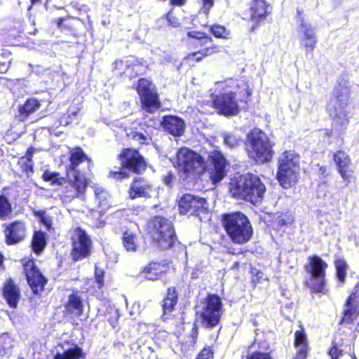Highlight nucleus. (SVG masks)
I'll use <instances>...</instances> for the list:
<instances>
[{
    "mask_svg": "<svg viewBox=\"0 0 359 359\" xmlns=\"http://www.w3.org/2000/svg\"><path fill=\"white\" fill-rule=\"evenodd\" d=\"M78 114V111H70L69 110L65 116L60 118V123L61 125H68L72 123L73 118L72 116H76Z\"/></svg>",
    "mask_w": 359,
    "mask_h": 359,
    "instance_id": "44",
    "label": "nucleus"
},
{
    "mask_svg": "<svg viewBox=\"0 0 359 359\" xmlns=\"http://www.w3.org/2000/svg\"><path fill=\"white\" fill-rule=\"evenodd\" d=\"M327 264L318 256L309 257L307 271L310 275L325 276Z\"/></svg>",
    "mask_w": 359,
    "mask_h": 359,
    "instance_id": "28",
    "label": "nucleus"
},
{
    "mask_svg": "<svg viewBox=\"0 0 359 359\" xmlns=\"http://www.w3.org/2000/svg\"><path fill=\"white\" fill-rule=\"evenodd\" d=\"M122 241L128 252H138L142 249L140 238L131 229H126L123 234Z\"/></svg>",
    "mask_w": 359,
    "mask_h": 359,
    "instance_id": "22",
    "label": "nucleus"
},
{
    "mask_svg": "<svg viewBox=\"0 0 359 359\" xmlns=\"http://www.w3.org/2000/svg\"><path fill=\"white\" fill-rule=\"evenodd\" d=\"M335 267L337 278L339 282L343 283L346 278V270L348 269L347 264L343 259H337L335 262Z\"/></svg>",
    "mask_w": 359,
    "mask_h": 359,
    "instance_id": "38",
    "label": "nucleus"
},
{
    "mask_svg": "<svg viewBox=\"0 0 359 359\" xmlns=\"http://www.w3.org/2000/svg\"><path fill=\"white\" fill-rule=\"evenodd\" d=\"M161 124L165 131L173 136L180 137L184 133V121L177 116H164L161 121Z\"/></svg>",
    "mask_w": 359,
    "mask_h": 359,
    "instance_id": "19",
    "label": "nucleus"
},
{
    "mask_svg": "<svg viewBox=\"0 0 359 359\" xmlns=\"http://www.w3.org/2000/svg\"><path fill=\"white\" fill-rule=\"evenodd\" d=\"M8 339L7 336L3 335L0 337V353L1 351H4L6 349V346H4V343Z\"/></svg>",
    "mask_w": 359,
    "mask_h": 359,
    "instance_id": "59",
    "label": "nucleus"
},
{
    "mask_svg": "<svg viewBox=\"0 0 359 359\" xmlns=\"http://www.w3.org/2000/svg\"><path fill=\"white\" fill-rule=\"evenodd\" d=\"M29 67L32 73L37 75L43 74L45 72V69L40 65H33L32 64H29Z\"/></svg>",
    "mask_w": 359,
    "mask_h": 359,
    "instance_id": "55",
    "label": "nucleus"
},
{
    "mask_svg": "<svg viewBox=\"0 0 359 359\" xmlns=\"http://www.w3.org/2000/svg\"><path fill=\"white\" fill-rule=\"evenodd\" d=\"M297 32L300 44L306 52H312L318 43L315 27L304 18H299Z\"/></svg>",
    "mask_w": 359,
    "mask_h": 359,
    "instance_id": "16",
    "label": "nucleus"
},
{
    "mask_svg": "<svg viewBox=\"0 0 359 359\" xmlns=\"http://www.w3.org/2000/svg\"><path fill=\"white\" fill-rule=\"evenodd\" d=\"M228 161L218 149L208 152L203 175H208L209 180H223L227 172Z\"/></svg>",
    "mask_w": 359,
    "mask_h": 359,
    "instance_id": "11",
    "label": "nucleus"
},
{
    "mask_svg": "<svg viewBox=\"0 0 359 359\" xmlns=\"http://www.w3.org/2000/svg\"><path fill=\"white\" fill-rule=\"evenodd\" d=\"M24 267L29 286L34 294H39L43 290L46 279L38 270L33 260L27 262Z\"/></svg>",
    "mask_w": 359,
    "mask_h": 359,
    "instance_id": "18",
    "label": "nucleus"
},
{
    "mask_svg": "<svg viewBox=\"0 0 359 359\" xmlns=\"http://www.w3.org/2000/svg\"><path fill=\"white\" fill-rule=\"evenodd\" d=\"M177 302H171V300H163V309L165 312V314L166 313H170L172 311L173 308L176 305Z\"/></svg>",
    "mask_w": 359,
    "mask_h": 359,
    "instance_id": "50",
    "label": "nucleus"
},
{
    "mask_svg": "<svg viewBox=\"0 0 359 359\" xmlns=\"http://www.w3.org/2000/svg\"><path fill=\"white\" fill-rule=\"evenodd\" d=\"M95 194L97 198L100 201V203L101 204L103 203V205H105L104 202L110 196L109 194L101 187L95 188Z\"/></svg>",
    "mask_w": 359,
    "mask_h": 359,
    "instance_id": "43",
    "label": "nucleus"
},
{
    "mask_svg": "<svg viewBox=\"0 0 359 359\" xmlns=\"http://www.w3.org/2000/svg\"><path fill=\"white\" fill-rule=\"evenodd\" d=\"M235 83H236V81H234L232 79H229L226 80L224 82L221 83V86L225 84L226 86L231 87V86H233Z\"/></svg>",
    "mask_w": 359,
    "mask_h": 359,
    "instance_id": "60",
    "label": "nucleus"
},
{
    "mask_svg": "<svg viewBox=\"0 0 359 359\" xmlns=\"http://www.w3.org/2000/svg\"><path fill=\"white\" fill-rule=\"evenodd\" d=\"M6 243L15 244L24 239L26 235V227L22 222H15L9 224L5 230Z\"/></svg>",
    "mask_w": 359,
    "mask_h": 359,
    "instance_id": "21",
    "label": "nucleus"
},
{
    "mask_svg": "<svg viewBox=\"0 0 359 359\" xmlns=\"http://www.w3.org/2000/svg\"><path fill=\"white\" fill-rule=\"evenodd\" d=\"M302 13H303V11L300 10L299 8H297L296 18H297V22L298 24H299V18H304V16H302Z\"/></svg>",
    "mask_w": 359,
    "mask_h": 359,
    "instance_id": "63",
    "label": "nucleus"
},
{
    "mask_svg": "<svg viewBox=\"0 0 359 359\" xmlns=\"http://www.w3.org/2000/svg\"><path fill=\"white\" fill-rule=\"evenodd\" d=\"M294 345L297 351L295 359H304L307 355V339L302 330H297L294 334Z\"/></svg>",
    "mask_w": 359,
    "mask_h": 359,
    "instance_id": "27",
    "label": "nucleus"
},
{
    "mask_svg": "<svg viewBox=\"0 0 359 359\" xmlns=\"http://www.w3.org/2000/svg\"><path fill=\"white\" fill-rule=\"evenodd\" d=\"M295 181H278L280 186H281L284 189L290 188L292 186V182H294Z\"/></svg>",
    "mask_w": 359,
    "mask_h": 359,
    "instance_id": "58",
    "label": "nucleus"
},
{
    "mask_svg": "<svg viewBox=\"0 0 359 359\" xmlns=\"http://www.w3.org/2000/svg\"><path fill=\"white\" fill-rule=\"evenodd\" d=\"M217 51H218V48L217 46H208L204 49L189 54L187 56V60L189 61L200 62L204 57L210 55Z\"/></svg>",
    "mask_w": 359,
    "mask_h": 359,
    "instance_id": "34",
    "label": "nucleus"
},
{
    "mask_svg": "<svg viewBox=\"0 0 359 359\" xmlns=\"http://www.w3.org/2000/svg\"><path fill=\"white\" fill-rule=\"evenodd\" d=\"M165 300H171V302H177V295L175 288L170 287L168 289L167 297L164 299Z\"/></svg>",
    "mask_w": 359,
    "mask_h": 359,
    "instance_id": "53",
    "label": "nucleus"
},
{
    "mask_svg": "<svg viewBox=\"0 0 359 359\" xmlns=\"http://www.w3.org/2000/svg\"><path fill=\"white\" fill-rule=\"evenodd\" d=\"M178 206L182 215H193L198 212H205L208 208L205 198L196 197L191 194H184L182 196Z\"/></svg>",
    "mask_w": 359,
    "mask_h": 359,
    "instance_id": "17",
    "label": "nucleus"
},
{
    "mask_svg": "<svg viewBox=\"0 0 359 359\" xmlns=\"http://www.w3.org/2000/svg\"><path fill=\"white\" fill-rule=\"evenodd\" d=\"M334 161L337 164L338 170L344 180H348L351 176L349 166L350 159L348 154L343 151H337L334 154Z\"/></svg>",
    "mask_w": 359,
    "mask_h": 359,
    "instance_id": "23",
    "label": "nucleus"
},
{
    "mask_svg": "<svg viewBox=\"0 0 359 359\" xmlns=\"http://www.w3.org/2000/svg\"><path fill=\"white\" fill-rule=\"evenodd\" d=\"M357 298L355 292H351L346 303V309L344 311V316L341 323L350 324L357 318L359 313V309L354 301Z\"/></svg>",
    "mask_w": 359,
    "mask_h": 359,
    "instance_id": "24",
    "label": "nucleus"
},
{
    "mask_svg": "<svg viewBox=\"0 0 359 359\" xmlns=\"http://www.w3.org/2000/svg\"><path fill=\"white\" fill-rule=\"evenodd\" d=\"M197 359H212V353L210 348H205L198 354Z\"/></svg>",
    "mask_w": 359,
    "mask_h": 359,
    "instance_id": "52",
    "label": "nucleus"
},
{
    "mask_svg": "<svg viewBox=\"0 0 359 359\" xmlns=\"http://www.w3.org/2000/svg\"><path fill=\"white\" fill-rule=\"evenodd\" d=\"M210 32L217 38H229L230 32L224 26L215 24L210 27Z\"/></svg>",
    "mask_w": 359,
    "mask_h": 359,
    "instance_id": "40",
    "label": "nucleus"
},
{
    "mask_svg": "<svg viewBox=\"0 0 359 359\" xmlns=\"http://www.w3.org/2000/svg\"><path fill=\"white\" fill-rule=\"evenodd\" d=\"M34 149L30 147L27 149L25 156L21 158V169L23 172L26 174L27 177H30L33 173V161L32 156Z\"/></svg>",
    "mask_w": 359,
    "mask_h": 359,
    "instance_id": "31",
    "label": "nucleus"
},
{
    "mask_svg": "<svg viewBox=\"0 0 359 359\" xmlns=\"http://www.w3.org/2000/svg\"><path fill=\"white\" fill-rule=\"evenodd\" d=\"M177 166L187 177H200L203 175L205 161L203 158L193 150L182 147L177 152Z\"/></svg>",
    "mask_w": 359,
    "mask_h": 359,
    "instance_id": "6",
    "label": "nucleus"
},
{
    "mask_svg": "<svg viewBox=\"0 0 359 359\" xmlns=\"http://www.w3.org/2000/svg\"><path fill=\"white\" fill-rule=\"evenodd\" d=\"M4 296L11 307L15 308L20 299L18 287L12 280H8L4 288Z\"/></svg>",
    "mask_w": 359,
    "mask_h": 359,
    "instance_id": "26",
    "label": "nucleus"
},
{
    "mask_svg": "<svg viewBox=\"0 0 359 359\" xmlns=\"http://www.w3.org/2000/svg\"><path fill=\"white\" fill-rule=\"evenodd\" d=\"M128 136L140 144H149L151 141V138L149 135L137 131H131Z\"/></svg>",
    "mask_w": 359,
    "mask_h": 359,
    "instance_id": "39",
    "label": "nucleus"
},
{
    "mask_svg": "<svg viewBox=\"0 0 359 359\" xmlns=\"http://www.w3.org/2000/svg\"><path fill=\"white\" fill-rule=\"evenodd\" d=\"M213 107L219 114L225 116H236L240 112L236 94L231 90L218 95H212Z\"/></svg>",
    "mask_w": 359,
    "mask_h": 359,
    "instance_id": "13",
    "label": "nucleus"
},
{
    "mask_svg": "<svg viewBox=\"0 0 359 359\" xmlns=\"http://www.w3.org/2000/svg\"><path fill=\"white\" fill-rule=\"evenodd\" d=\"M137 91L143 110L148 113H154L161 106L158 95L150 81L146 79H139Z\"/></svg>",
    "mask_w": 359,
    "mask_h": 359,
    "instance_id": "12",
    "label": "nucleus"
},
{
    "mask_svg": "<svg viewBox=\"0 0 359 359\" xmlns=\"http://www.w3.org/2000/svg\"><path fill=\"white\" fill-rule=\"evenodd\" d=\"M71 186L77 189L78 193H82L86 187V181H70Z\"/></svg>",
    "mask_w": 359,
    "mask_h": 359,
    "instance_id": "48",
    "label": "nucleus"
},
{
    "mask_svg": "<svg viewBox=\"0 0 359 359\" xmlns=\"http://www.w3.org/2000/svg\"><path fill=\"white\" fill-rule=\"evenodd\" d=\"M223 226L231 240L237 244L248 243L252 238L253 229L249 219L240 212L224 215Z\"/></svg>",
    "mask_w": 359,
    "mask_h": 359,
    "instance_id": "2",
    "label": "nucleus"
},
{
    "mask_svg": "<svg viewBox=\"0 0 359 359\" xmlns=\"http://www.w3.org/2000/svg\"><path fill=\"white\" fill-rule=\"evenodd\" d=\"M118 156L122 168L118 170H111L109 177L123 180L131 177V172L140 175L146 169V162L137 150L125 149Z\"/></svg>",
    "mask_w": 359,
    "mask_h": 359,
    "instance_id": "3",
    "label": "nucleus"
},
{
    "mask_svg": "<svg viewBox=\"0 0 359 359\" xmlns=\"http://www.w3.org/2000/svg\"><path fill=\"white\" fill-rule=\"evenodd\" d=\"M41 221L48 229L50 227L51 221L48 217L45 216L44 213H43L41 217Z\"/></svg>",
    "mask_w": 359,
    "mask_h": 359,
    "instance_id": "57",
    "label": "nucleus"
},
{
    "mask_svg": "<svg viewBox=\"0 0 359 359\" xmlns=\"http://www.w3.org/2000/svg\"><path fill=\"white\" fill-rule=\"evenodd\" d=\"M202 3L201 11L208 15L215 4V0H201Z\"/></svg>",
    "mask_w": 359,
    "mask_h": 359,
    "instance_id": "46",
    "label": "nucleus"
},
{
    "mask_svg": "<svg viewBox=\"0 0 359 359\" xmlns=\"http://www.w3.org/2000/svg\"><path fill=\"white\" fill-rule=\"evenodd\" d=\"M175 61V57L168 53H164L163 56L160 59L161 64L174 62Z\"/></svg>",
    "mask_w": 359,
    "mask_h": 359,
    "instance_id": "54",
    "label": "nucleus"
},
{
    "mask_svg": "<svg viewBox=\"0 0 359 359\" xmlns=\"http://www.w3.org/2000/svg\"><path fill=\"white\" fill-rule=\"evenodd\" d=\"M8 69V65L6 64V62H2L0 65V73L4 74L6 73Z\"/></svg>",
    "mask_w": 359,
    "mask_h": 359,
    "instance_id": "61",
    "label": "nucleus"
},
{
    "mask_svg": "<svg viewBox=\"0 0 359 359\" xmlns=\"http://www.w3.org/2000/svg\"><path fill=\"white\" fill-rule=\"evenodd\" d=\"M246 149L249 156L257 162H267L273 156L272 147L266 135L258 128L247 135Z\"/></svg>",
    "mask_w": 359,
    "mask_h": 359,
    "instance_id": "4",
    "label": "nucleus"
},
{
    "mask_svg": "<svg viewBox=\"0 0 359 359\" xmlns=\"http://www.w3.org/2000/svg\"><path fill=\"white\" fill-rule=\"evenodd\" d=\"M223 140L225 145L229 148H235L239 145L241 140L234 134L225 133L223 134Z\"/></svg>",
    "mask_w": 359,
    "mask_h": 359,
    "instance_id": "41",
    "label": "nucleus"
},
{
    "mask_svg": "<svg viewBox=\"0 0 359 359\" xmlns=\"http://www.w3.org/2000/svg\"><path fill=\"white\" fill-rule=\"evenodd\" d=\"M58 175V172H51L48 170H46L42 174V180H65L64 177H57Z\"/></svg>",
    "mask_w": 359,
    "mask_h": 359,
    "instance_id": "47",
    "label": "nucleus"
},
{
    "mask_svg": "<svg viewBox=\"0 0 359 359\" xmlns=\"http://www.w3.org/2000/svg\"><path fill=\"white\" fill-rule=\"evenodd\" d=\"M187 36L189 38H194L198 41L199 45L201 46H212V39L210 36H209L207 34L198 32V31H190L187 32Z\"/></svg>",
    "mask_w": 359,
    "mask_h": 359,
    "instance_id": "36",
    "label": "nucleus"
},
{
    "mask_svg": "<svg viewBox=\"0 0 359 359\" xmlns=\"http://www.w3.org/2000/svg\"><path fill=\"white\" fill-rule=\"evenodd\" d=\"M349 96V83L346 76H341L337 81L332 97L327 104V111L332 118V128L338 133L344 132L349 124L346 109Z\"/></svg>",
    "mask_w": 359,
    "mask_h": 359,
    "instance_id": "1",
    "label": "nucleus"
},
{
    "mask_svg": "<svg viewBox=\"0 0 359 359\" xmlns=\"http://www.w3.org/2000/svg\"><path fill=\"white\" fill-rule=\"evenodd\" d=\"M229 191L234 198L245 199L257 203L263 198L266 187L261 181H232Z\"/></svg>",
    "mask_w": 359,
    "mask_h": 359,
    "instance_id": "8",
    "label": "nucleus"
},
{
    "mask_svg": "<svg viewBox=\"0 0 359 359\" xmlns=\"http://www.w3.org/2000/svg\"><path fill=\"white\" fill-rule=\"evenodd\" d=\"M11 212V207L7 198L0 196V217L4 218L8 216Z\"/></svg>",
    "mask_w": 359,
    "mask_h": 359,
    "instance_id": "42",
    "label": "nucleus"
},
{
    "mask_svg": "<svg viewBox=\"0 0 359 359\" xmlns=\"http://www.w3.org/2000/svg\"><path fill=\"white\" fill-rule=\"evenodd\" d=\"M300 156L294 151L283 152L278 159L276 180H297L300 170Z\"/></svg>",
    "mask_w": 359,
    "mask_h": 359,
    "instance_id": "10",
    "label": "nucleus"
},
{
    "mask_svg": "<svg viewBox=\"0 0 359 359\" xmlns=\"http://www.w3.org/2000/svg\"><path fill=\"white\" fill-rule=\"evenodd\" d=\"M354 290L353 292H355L358 297L359 295V282L355 285Z\"/></svg>",
    "mask_w": 359,
    "mask_h": 359,
    "instance_id": "64",
    "label": "nucleus"
},
{
    "mask_svg": "<svg viewBox=\"0 0 359 359\" xmlns=\"http://www.w3.org/2000/svg\"><path fill=\"white\" fill-rule=\"evenodd\" d=\"M72 256L74 261L81 260L90 255L91 240L86 231L80 228L74 230L72 234Z\"/></svg>",
    "mask_w": 359,
    "mask_h": 359,
    "instance_id": "14",
    "label": "nucleus"
},
{
    "mask_svg": "<svg viewBox=\"0 0 359 359\" xmlns=\"http://www.w3.org/2000/svg\"><path fill=\"white\" fill-rule=\"evenodd\" d=\"M46 245L45 233L36 231L33 236L32 248L35 252H41Z\"/></svg>",
    "mask_w": 359,
    "mask_h": 359,
    "instance_id": "37",
    "label": "nucleus"
},
{
    "mask_svg": "<svg viewBox=\"0 0 359 359\" xmlns=\"http://www.w3.org/2000/svg\"><path fill=\"white\" fill-rule=\"evenodd\" d=\"M328 354L331 359H339L342 355V351L334 346L330 348Z\"/></svg>",
    "mask_w": 359,
    "mask_h": 359,
    "instance_id": "51",
    "label": "nucleus"
},
{
    "mask_svg": "<svg viewBox=\"0 0 359 359\" xmlns=\"http://www.w3.org/2000/svg\"><path fill=\"white\" fill-rule=\"evenodd\" d=\"M269 5L265 0H253V4L250 8L251 20L253 22L251 31L254 32L258 28L260 23L264 21L270 13L268 11Z\"/></svg>",
    "mask_w": 359,
    "mask_h": 359,
    "instance_id": "20",
    "label": "nucleus"
},
{
    "mask_svg": "<svg viewBox=\"0 0 359 359\" xmlns=\"http://www.w3.org/2000/svg\"><path fill=\"white\" fill-rule=\"evenodd\" d=\"M325 278V276L310 275L307 285L313 292L325 294L327 290Z\"/></svg>",
    "mask_w": 359,
    "mask_h": 359,
    "instance_id": "29",
    "label": "nucleus"
},
{
    "mask_svg": "<svg viewBox=\"0 0 359 359\" xmlns=\"http://www.w3.org/2000/svg\"><path fill=\"white\" fill-rule=\"evenodd\" d=\"M83 357L82 350L78 346H75L62 353H57L54 359H78Z\"/></svg>",
    "mask_w": 359,
    "mask_h": 359,
    "instance_id": "35",
    "label": "nucleus"
},
{
    "mask_svg": "<svg viewBox=\"0 0 359 359\" xmlns=\"http://www.w3.org/2000/svg\"><path fill=\"white\" fill-rule=\"evenodd\" d=\"M149 187L142 184V181H134L129 190L130 198L134 199L137 197L147 196Z\"/></svg>",
    "mask_w": 359,
    "mask_h": 359,
    "instance_id": "32",
    "label": "nucleus"
},
{
    "mask_svg": "<svg viewBox=\"0 0 359 359\" xmlns=\"http://www.w3.org/2000/svg\"><path fill=\"white\" fill-rule=\"evenodd\" d=\"M248 359H271L268 353H254Z\"/></svg>",
    "mask_w": 359,
    "mask_h": 359,
    "instance_id": "56",
    "label": "nucleus"
},
{
    "mask_svg": "<svg viewBox=\"0 0 359 359\" xmlns=\"http://www.w3.org/2000/svg\"><path fill=\"white\" fill-rule=\"evenodd\" d=\"M184 3V0H170V4L174 6H182Z\"/></svg>",
    "mask_w": 359,
    "mask_h": 359,
    "instance_id": "62",
    "label": "nucleus"
},
{
    "mask_svg": "<svg viewBox=\"0 0 359 359\" xmlns=\"http://www.w3.org/2000/svg\"><path fill=\"white\" fill-rule=\"evenodd\" d=\"M114 69L119 74H126L130 78L135 77L145 72L146 62L144 59L129 56L124 60H116L114 62Z\"/></svg>",
    "mask_w": 359,
    "mask_h": 359,
    "instance_id": "15",
    "label": "nucleus"
},
{
    "mask_svg": "<svg viewBox=\"0 0 359 359\" xmlns=\"http://www.w3.org/2000/svg\"><path fill=\"white\" fill-rule=\"evenodd\" d=\"M221 299L215 294L208 295L205 300L196 306V320L205 327L217 325L222 315Z\"/></svg>",
    "mask_w": 359,
    "mask_h": 359,
    "instance_id": "7",
    "label": "nucleus"
},
{
    "mask_svg": "<svg viewBox=\"0 0 359 359\" xmlns=\"http://www.w3.org/2000/svg\"><path fill=\"white\" fill-rule=\"evenodd\" d=\"M148 233L156 245L161 249H167L175 242V235L171 222L163 217H155L147 224Z\"/></svg>",
    "mask_w": 359,
    "mask_h": 359,
    "instance_id": "5",
    "label": "nucleus"
},
{
    "mask_svg": "<svg viewBox=\"0 0 359 359\" xmlns=\"http://www.w3.org/2000/svg\"><path fill=\"white\" fill-rule=\"evenodd\" d=\"M40 102L34 98L28 99L25 103L19 108L20 120L27 118L29 114L35 112L40 107Z\"/></svg>",
    "mask_w": 359,
    "mask_h": 359,
    "instance_id": "30",
    "label": "nucleus"
},
{
    "mask_svg": "<svg viewBox=\"0 0 359 359\" xmlns=\"http://www.w3.org/2000/svg\"><path fill=\"white\" fill-rule=\"evenodd\" d=\"M104 272L102 269L97 268L95 266V278L96 283L97 284L98 288H101L103 286V278H104Z\"/></svg>",
    "mask_w": 359,
    "mask_h": 359,
    "instance_id": "45",
    "label": "nucleus"
},
{
    "mask_svg": "<svg viewBox=\"0 0 359 359\" xmlns=\"http://www.w3.org/2000/svg\"><path fill=\"white\" fill-rule=\"evenodd\" d=\"M165 20L168 25L172 27H178L180 26L178 20L172 15L171 12H168L165 15Z\"/></svg>",
    "mask_w": 359,
    "mask_h": 359,
    "instance_id": "49",
    "label": "nucleus"
},
{
    "mask_svg": "<svg viewBox=\"0 0 359 359\" xmlns=\"http://www.w3.org/2000/svg\"><path fill=\"white\" fill-rule=\"evenodd\" d=\"M168 270V266L166 264L151 262L144 267L142 273L144 277L148 280H157L161 277L163 273H165Z\"/></svg>",
    "mask_w": 359,
    "mask_h": 359,
    "instance_id": "25",
    "label": "nucleus"
},
{
    "mask_svg": "<svg viewBox=\"0 0 359 359\" xmlns=\"http://www.w3.org/2000/svg\"><path fill=\"white\" fill-rule=\"evenodd\" d=\"M67 311L76 315L81 316L83 312V305L81 298L76 294H72L66 304Z\"/></svg>",
    "mask_w": 359,
    "mask_h": 359,
    "instance_id": "33",
    "label": "nucleus"
},
{
    "mask_svg": "<svg viewBox=\"0 0 359 359\" xmlns=\"http://www.w3.org/2000/svg\"><path fill=\"white\" fill-rule=\"evenodd\" d=\"M92 165V161L81 148L74 149L71 151L70 165L67 171V180H90Z\"/></svg>",
    "mask_w": 359,
    "mask_h": 359,
    "instance_id": "9",
    "label": "nucleus"
}]
</instances>
